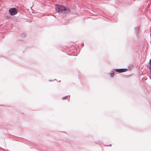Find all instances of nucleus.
Listing matches in <instances>:
<instances>
[{
	"label": "nucleus",
	"mask_w": 151,
	"mask_h": 151,
	"mask_svg": "<svg viewBox=\"0 0 151 151\" xmlns=\"http://www.w3.org/2000/svg\"><path fill=\"white\" fill-rule=\"evenodd\" d=\"M56 11L58 13L63 14H68L70 12V11L68 8L62 5H56Z\"/></svg>",
	"instance_id": "obj_1"
},
{
	"label": "nucleus",
	"mask_w": 151,
	"mask_h": 151,
	"mask_svg": "<svg viewBox=\"0 0 151 151\" xmlns=\"http://www.w3.org/2000/svg\"><path fill=\"white\" fill-rule=\"evenodd\" d=\"M9 12L12 15H14L17 14V9L15 8H12L10 9Z\"/></svg>",
	"instance_id": "obj_2"
},
{
	"label": "nucleus",
	"mask_w": 151,
	"mask_h": 151,
	"mask_svg": "<svg viewBox=\"0 0 151 151\" xmlns=\"http://www.w3.org/2000/svg\"><path fill=\"white\" fill-rule=\"evenodd\" d=\"M127 69H116L115 71L116 72L119 73H122L123 72H126L127 71Z\"/></svg>",
	"instance_id": "obj_3"
},
{
	"label": "nucleus",
	"mask_w": 151,
	"mask_h": 151,
	"mask_svg": "<svg viewBox=\"0 0 151 151\" xmlns=\"http://www.w3.org/2000/svg\"><path fill=\"white\" fill-rule=\"evenodd\" d=\"M114 76V73H111L110 74V76H111V77H113Z\"/></svg>",
	"instance_id": "obj_4"
},
{
	"label": "nucleus",
	"mask_w": 151,
	"mask_h": 151,
	"mask_svg": "<svg viewBox=\"0 0 151 151\" xmlns=\"http://www.w3.org/2000/svg\"><path fill=\"white\" fill-rule=\"evenodd\" d=\"M65 99V98H63V99Z\"/></svg>",
	"instance_id": "obj_5"
}]
</instances>
